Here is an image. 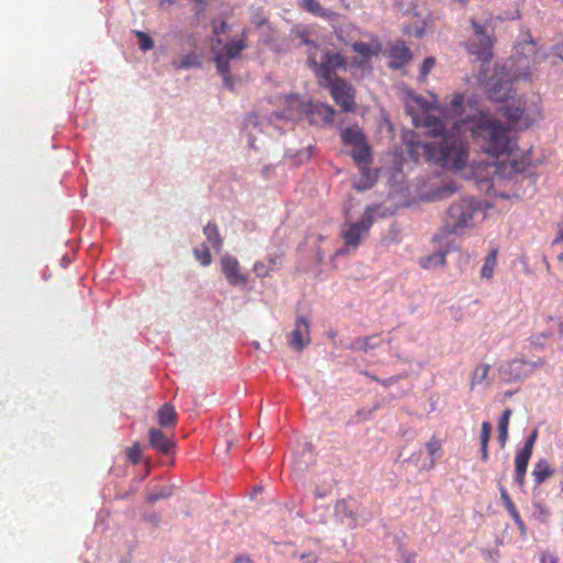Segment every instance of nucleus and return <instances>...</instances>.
Wrapping results in <instances>:
<instances>
[{
	"instance_id": "obj_30",
	"label": "nucleus",
	"mask_w": 563,
	"mask_h": 563,
	"mask_svg": "<svg viewBox=\"0 0 563 563\" xmlns=\"http://www.w3.org/2000/svg\"><path fill=\"white\" fill-rule=\"evenodd\" d=\"M492 433V424L488 421H484L481 427V455L482 460L486 462L488 460V443Z\"/></svg>"
},
{
	"instance_id": "obj_53",
	"label": "nucleus",
	"mask_w": 563,
	"mask_h": 563,
	"mask_svg": "<svg viewBox=\"0 0 563 563\" xmlns=\"http://www.w3.org/2000/svg\"><path fill=\"white\" fill-rule=\"evenodd\" d=\"M240 562L252 563L251 559L249 558H236L235 563Z\"/></svg>"
},
{
	"instance_id": "obj_41",
	"label": "nucleus",
	"mask_w": 563,
	"mask_h": 563,
	"mask_svg": "<svg viewBox=\"0 0 563 563\" xmlns=\"http://www.w3.org/2000/svg\"><path fill=\"white\" fill-rule=\"evenodd\" d=\"M135 35L139 38L140 49L150 51L151 48H153L154 43H153L152 38L146 33H144L142 31H136Z\"/></svg>"
},
{
	"instance_id": "obj_48",
	"label": "nucleus",
	"mask_w": 563,
	"mask_h": 563,
	"mask_svg": "<svg viewBox=\"0 0 563 563\" xmlns=\"http://www.w3.org/2000/svg\"><path fill=\"white\" fill-rule=\"evenodd\" d=\"M170 494H172V493H170V490H168V489H162V490H161L159 493H157V494H151V495L148 496V500H150V501H152V503H155V501H157V500H159V499H163V498H167V497H169V496H170Z\"/></svg>"
},
{
	"instance_id": "obj_13",
	"label": "nucleus",
	"mask_w": 563,
	"mask_h": 563,
	"mask_svg": "<svg viewBox=\"0 0 563 563\" xmlns=\"http://www.w3.org/2000/svg\"><path fill=\"white\" fill-rule=\"evenodd\" d=\"M310 342L309 322L306 318L299 317L296 320L295 329L289 335V344L297 351H301Z\"/></svg>"
},
{
	"instance_id": "obj_55",
	"label": "nucleus",
	"mask_w": 563,
	"mask_h": 563,
	"mask_svg": "<svg viewBox=\"0 0 563 563\" xmlns=\"http://www.w3.org/2000/svg\"><path fill=\"white\" fill-rule=\"evenodd\" d=\"M550 320L554 321L559 325L560 329L562 328V322L559 319L550 317Z\"/></svg>"
},
{
	"instance_id": "obj_21",
	"label": "nucleus",
	"mask_w": 563,
	"mask_h": 563,
	"mask_svg": "<svg viewBox=\"0 0 563 563\" xmlns=\"http://www.w3.org/2000/svg\"><path fill=\"white\" fill-rule=\"evenodd\" d=\"M349 154L352 156L357 166L372 164V152L366 140H364L360 145L349 150Z\"/></svg>"
},
{
	"instance_id": "obj_24",
	"label": "nucleus",
	"mask_w": 563,
	"mask_h": 563,
	"mask_svg": "<svg viewBox=\"0 0 563 563\" xmlns=\"http://www.w3.org/2000/svg\"><path fill=\"white\" fill-rule=\"evenodd\" d=\"M150 444L162 453H168L173 442L158 429H151L148 433Z\"/></svg>"
},
{
	"instance_id": "obj_14",
	"label": "nucleus",
	"mask_w": 563,
	"mask_h": 563,
	"mask_svg": "<svg viewBox=\"0 0 563 563\" xmlns=\"http://www.w3.org/2000/svg\"><path fill=\"white\" fill-rule=\"evenodd\" d=\"M336 518L349 529L357 527V517L354 511V504L349 500H341L335 505Z\"/></svg>"
},
{
	"instance_id": "obj_44",
	"label": "nucleus",
	"mask_w": 563,
	"mask_h": 563,
	"mask_svg": "<svg viewBox=\"0 0 563 563\" xmlns=\"http://www.w3.org/2000/svg\"><path fill=\"white\" fill-rule=\"evenodd\" d=\"M539 560L540 563H559V556L549 550L541 551Z\"/></svg>"
},
{
	"instance_id": "obj_32",
	"label": "nucleus",
	"mask_w": 563,
	"mask_h": 563,
	"mask_svg": "<svg viewBox=\"0 0 563 563\" xmlns=\"http://www.w3.org/2000/svg\"><path fill=\"white\" fill-rule=\"evenodd\" d=\"M445 255H446L445 252L438 251L429 256L421 258L420 265L427 269L435 268L438 266H443L445 264Z\"/></svg>"
},
{
	"instance_id": "obj_36",
	"label": "nucleus",
	"mask_w": 563,
	"mask_h": 563,
	"mask_svg": "<svg viewBox=\"0 0 563 563\" xmlns=\"http://www.w3.org/2000/svg\"><path fill=\"white\" fill-rule=\"evenodd\" d=\"M464 97L461 93H455L450 101L449 112L452 117H459L463 112Z\"/></svg>"
},
{
	"instance_id": "obj_39",
	"label": "nucleus",
	"mask_w": 563,
	"mask_h": 563,
	"mask_svg": "<svg viewBox=\"0 0 563 563\" xmlns=\"http://www.w3.org/2000/svg\"><path fill=\"white\" fill-rule=\"evenodd\" d=\"M551 333L550 332H542V333H537V334H532L530 338H529V342H530V345L534 349H540L542 350L545 345V340L548 338H550Z\"/></svg>"
},
{
	"instance_id": "obj_8",
	"label": "nucleus",
	"mask_w": 563,
	"mask_h": 563,
	"mask_svg": "<svg viewBox=\"0 0 563 563\" xmlns=\"http://www.w3.org/2000/svg\"><path fill=\"white\" fill-rule=\"evenodd\" d=\"M377 212L378 206H368L364 210L361 220L345 223L342 229L344 246L336 251L335 256L345 254L351 250H355L360 245L361 241L368 234Z\"/></svg>"
},
{
	"instance_id": "obj_4",
	"label": "nucleus",
	"mask_w": 563,
	"mask_h": 563,
	"mask_svg": "<svg viewBox=\"0 0 563 563\" xmlns=\"http://www.w3.org/2000/svg\"><path fill=\"white\" fill-rule=\"evenodd\" d=\"M488 81H490V79ZM488 85L489 82H487V86ZM516 85L517 84L511 85V91L509 96L500 101L506 102L500 110L504 117L507 118V120L509 121L514 129L528 130L543 121V109L541 107V103L538 100L533 99L528 100L519 98L518 100H512L511 102H509V99L511 98V93L514 92ZM487 95L488 98L493 101L488 92ZM494 102L497 101L494 100Z\"/></svg>"
},
{
	"instance_id": "obj_35",
	"label": "nucleus",
	"mask_w": 563,
	"mask_h": 563,
	"mask_svg": "<svg viewBox=\"0 0 563 563\" xmlns=\"http://www.w3.org/2000/svg\"><path fill=\"white\" fill-rule=\"evenodd\" d=\"M195 258L205 267L209 266L212 262V256L210 253V247L202 243L200 246L194 250Z\"/></svg>"
},
{
	"instance_id": "obj_2",
	"label": "nucleus",
	"mask_w": 563,
	"mask_h": 563,
	"mask_svg": "<svg viewBox=\"0 0 563 563\" xmlns=\"http://www.w3.org/2000/svg\"><path fill=\"white\" fill-rule=\"evenodd\" d=\"M553 53L563 62V43L548 48L538 45L529 32H523L515 45V55L490 77L488 93L493 100L506 99L512 84H532L539 78V65L543 64Z\"/></svg>"
},
{
	"instance_id": "obj_20",
	"label": "nucleus",
	"mask_w": 563,
	"mask_h": 563,
	"mask_svg": "<svg viewBox=\"0 0 563 563\" xmlns=\"http://www.w3.org/2000/svg\"><path fill=\"white\" fill-rule=\"evenodd\" d=\"M341 140L344 146L351 150L360 145L366 137L358 125H352L342 130Z\"/></svg>"
},
{
	"instance_id": "obj_38",
	"label": "nucleus",
	"mask_w": 563,
	"mask_h": 563,
	"mask_svg": "<svg viewBox=\"0 0 563 563\" xmlns=\"http://www.w3.org/2000/svg\"><path fill=\"white\" fill-rule=\"evenodd\" d=\"M427 23L424 20L415 23L412 25L405 26V32L408 35H412L415 37H421L424 34Z\"/></svg>"
},
{
	"instance_id": "obj_57",
	"label": "nucleus",
	"mask_w": 563,
	"mask_h": 563,
	"mask_svg": "<svg viewBox=\"0 0 563 563\" xmlns=\"http://www.w3.org/2000/svg\"><path fill=\"white\" fill-rule=\"evenodd\" d=\"M558 260L563 263V252L558 256Z\"/></svg>"
},
{
	"instance_id": "obj_15",
	"label": "nucleus",
	"mask_w": 563,
	"mask_h": 563,
	"mask_svg": "<svg viewBox=\"0 0 563 563\" xmlns=\"http://www.w3.org/2000/svg\"><path fill=\"white\" fill-rule=\"evenodd\" d=\"M263 124L264 122L260 121L257 117L251 115L246 118L244 122V133L250 147L257 150L258 145L256 142L260 141V143H262L261 134L263 133Z\"/></svg>"
},
{
	"instance_id": "obj_43",
	"label": "nucleus",
	"mask_w": 563,
	"mask_h": 563,
	"mask_svg": "<svg viewBox=\"0 0 563 563\" xmlns=\"http://www.w3.org/2000/svg\"><path fill=\"white\" fill-rule=\"evenodd\" d=\"M126 455L129 457V460L133 463V464H136L139 463L140 459H141V448L137 443H135L134 445H132L131 448H129L126 450Z\"/></svg>"
},
{
	"instance_id": "obj_28",
	"label": "nucleus",
	"mask_w": 563,
	"mask_h": 563,
	"mask_svg": "<svg viewBox=\"0 0 563 563\" xmlns=\"http://www.w3.org/2000/svg\"><path fill=\"white\" fill-rule=\"evenodd\" d=\"M497 254L498 250L493 249L489 254L485 257L484 264L481 268V277L484 279H492L494 276V271L497 264Z\"/></svg>"
},
{
	"instance_id": "obj_34",
	"label": "nucleus",
	"mask_w": 563,
	"mask_h": 563,
	"mask_svg": "<svg viewBox=\"0 0 563 563\" xmlns=\"http://www.w3.org/2000/svg\"><path fill=\"white\" fill-rule=\"evenodd\" d=\"M550 510L541 503L534 501L532 503V514L531 517L536 521L542 525H547L550 518Z\"/></svg>"
},
{
	"instance_id": "obj_17",
	"label": "nucleus",
	"mask_w": 563,
	"mask_h": 563,
	"mask_svg": "<svg viewBox=\"0 0 563 563\" xmlns=\"http://www.w3.org/2000/svg\"><path fill=\"white\" fill-rule=\"evenodd\" d=\"M531 455V453L520 449L515 456L514 478L521 489L525 488V477Z\"/></svg>"
},
{
	"instance_id": "obj_22",
	"label": "nucleus",
	"mask_w": 563,
	"mask_h": 563,
	"mask_svg": "<svg viewBox=\"0 0 563 563\" xmlns=\"http://www.w3.org/2000/svg\"><path fill=\"white\" fill-rule=\"evenodd\" d=\"M490 366L488 364H479L474 368L471 387L472 389H486L489 386L488 373Z\"/></svg>"
},
{
	"instance_id": "obj_56",
	"label": "nucleus",
	"mask_w": 563,
	"mask_h": 563,
	"mask_svg": "<svg viewBox=\"0 0 563 563\" xmlns=\"http://www.w3.org/2000/svg\"><path fill=\"white\" fill-rule=\"evenodd\" d=\"M316 495H317L318 497H321V498H322V497H324V496H325V493H322V492L316 490Z\"/></svg>"
},
{
	"instance_id": "obj_23",
	"label": "nucleus",
	"mask_w": 563,
	"mask_h": 563,
	"mask_svg": "<svg viewBox=\"0 0 563 563\" xmlns=\"http://www.w3.org/2000/svg\"><path fill=\"white\" fill-rule=\"evenodd\" d=\"M371 164H364L363 166H358L360 168V177L354 180V187L357 190H366L369 189L375 180L376 175L375 173L369 168Z\"/></svg>"
},
{
	"instance_id": "obj_52",
	"label": "nucleus",
	"mask_w": 563,
	"mask_h": 563,
	"mask_svg": "<svg viewBox=\"0 0 563 563\" xmlns=\"http://www.w3.org/2000/svg\"><path fill=\"white\" fill-rule=\"evenodd\" d=\"M396 380H397V377H389V378H388V379H386V380H382V384H383L384 386H388V385H390L391 383H395Z\"/></svg>"
},
{
	"instance_id": "obj_40",
	"label": "nucleus",
	"mask_w": 563,
	"mask_h": 563,
	"mask_svg": "<svg viewBox=\"0 0 563 563\" xmlns=\"http://www.w3.org/2000/svg\"><path fill=\"white\" fill-rule=\"evenodd\" d=\"M396 5L405 14L417 15L416 3L413 0H396Z\"/></svg>"
},
{
	"instance_id": "obj_29",
	"label": "nucleus",
	"mask_w": 563,
	"mask_h": 563,
	"mask_svg": "<svg viewBox=\"0 0 563 563\" xmlns=\"http://www.w3.org/2000/svg\"><path fill=\"white\" fill-rule=\"evenodd\" d=\"M511 415L512 411L508 408L503 412L498 421V441L501 448H505L508 439V426Z\"/></svg>"
},
{
	"instance_id": "obj_18",
	"label": "nucleus",
	"mask_w": 563,
	"mask_h": 563,
	"mask_svg": "<svg viewBox=\"0 0 563 563\" xmlns=\"http://www.w3.org/2000/svg\"><path fill=\"white\" fill-rule=\"evenodd\" d=\"M500 498L504 503L505 508L509 512L510 517L515 521L519 532L520 537L525 540L528 537V529L523 520L521 519L515 504L511 501L508 493L505 489H501L500 492Z\"/></svg>"
},
{
	"instance_id": "obj_19",
	"label": "nucleus",
	"mask_w": 563,
	"mask_h": 563,
	"mask_svg": "<svg viewBox=\"0 0 563 563\" xmlns=\"http://www.w3.org/2000/svg\"><path fill=\"white\" fill-rule=\"evenodd\" d=\"M282 264V255H269L267 261H257L253 265L254 274L260 277H266Z\"/></svg>"
},
{
	"instance_id": "obj_11",
	"label": "nucleus",
	"mask_w": 563,
	"mask_h": 563,
	"mask_svg": "<svg viewBox=\"0 0 563 563\" xmlns=\"http://www.w3.org/2000/svg\"><path fill=\"white\" fill-rule=\"evenodd\" d=\"M352 48L356 55L353 57L351 67L354 68L355 75L363 77L371 69V62L379 53L380 45L378 42H356Z\"/></svg>"
},
{
	"instance_id": "obj_26",
	"label": "nucleus",
	"mask_w": 563,
	"mask_h": 563,
	"mask_svg": "<svg viewBox=\"0 0 563 563\" xmlns=\"http://www.w3.org/2000/svg\"><path fill=\"white\" fill-rule=\"evenodd\" d=\"M532 475L536 483L540 485L553 475V470L547 460H539L534 465Z\"/></svg>"
},
{
	"instance_id": "obj_7",
	"label": "nucleus",
	"mask_w": 563,
	"mask_h": 563,
	"mask_svg": "<svg viewBox=\"0 0 563 563\" xmlns=\"http://www.w3.org/2000/svg\"><path fill=\"white\" fill-rule=\"evenodd\" d=\"M244 48L245 43L243 40H232L223 43L220 38H217L211 46L217 70L223 77L224 85L230 89L233 87L230 76L231 62L236 60Z\"/></svg>"
},
{
	"instance_id": "obj_50",
	"label": "nucleus",
	"mask_w": 563,
	"mask_h": 563,
	"mask_svg": "<svg viewBox=\"0 0 563 563\" xmlns=\"http://www.w3.org/2000/svg\"><path fill=\"white\" fill-rule=\"evenodd\" d=\"M563 243V229L559 230L556 238L553 240V244Z\"/></svg>"
},
{
	"instance_id": "obj_10",
	"label": "nucleus",
	"mask_w": 563,
	"mask_h": 563,
	"mask_svg": "<svg viewBox=\"0 0 563 563\" xmlns=\"http://www.w3.org/2000/svg\"><path fill=\"white\" fill-rule=\"evenodd\" d=\"M545 364L544 358L539 357L536 361H526L515 358L500 366V375L507 382H516L531 376L538 368Z\"/></svg>"
},
{
	"instance_id": "obj_3",
	"label": "nucleus",
	"mask_w": 563,
	"mask_h": 563,
	"mask_svg": "<svg viewBox=\"0 0 563 563\" xmlns=\"http://www.w3.org/2000/svg\"><path fill=\"white\" fill-rule=\"evenodd\" d=\"M294 35L299 44L307 45L308 63L314 71L321 86L330 89L333 100L344 112L355 108V95L353 87L345 80L335 76L336 69L345 68L344 58L338 53H331L325 46L316 43L309 37L305 29L294 30Z\"/></svg>"
},
{
	"instance_id": "obj_33",
	"label": "nucleus",
	"mask_w": 563,
	"mask_h": 563,
	"mask_svg": "<svg viewBox=\"0 0 563 563\" xmlns=\"http://www.w3.org/2000/svg\"><path fill=\"white\" fill-rule=\"evenodd\" d=\"M176 422V413L172 406L164 405L158 411V423L162 427H172Z\"/></svg>"
},
{
	"instance_id": "obj_46",
	"label": "nucleus",
	"mask_w": 563,
	"mask_h": 563,
	"mask_svg": "<svg viewBox=\"0 0 563 563\" xmlns=\"http://www.w3.org/2000/svg\"><path fill=\"white\" fill-rule=\"evenodd\" d=\"M303 7L314 14H321L322 8L317 0H302Z\"/></svg>"
},
{
	"instance_id": "obj_27",
	"label": "nucleus",
	"mask_w": 563,
	"mask_h": 563,
	"mask_svg": "<svg viewBox=\"0 0 563 563\" xmlns=\"http://www.w3.org/2000/svg\"><path fill=\"white\" fill-rule=\"evenodd\" d=\"M378 336H365V338H356L350 345V349L354 351H363L368 352L379 345Z\"/></svg>"
},
{
	"instance_id": "obj_51",
	"label": "nucleus",
	"mask_w": 563,
	"mask_h": 563,
	"mask_svg": "<svg viewBox=\"0 0 563 563\" xmlns=\"http://www.w3.org/2000/svg\"><path fill=\"white\" fill-rule=\"evenodd\" d=\"M225 29H227V24L224 22H221L219 27L217 25H214L213 32H214V34L218 35L220 31H224Z\"/></svg>"
},
{
	"instance_id": "obj_47",
	"label": "nucleus",
	"mask_w": 563,
	"mask_h": 563,
	"mask_svg": "<svg viewBox=\"0 0 563 563\" xmlns=\"http://www.w3.org/2000/svg\"><path fill=\"white\" fill-rule=\"evenodd\" d=\"M455 186L452 185V184H448V185H444L443 187H441L438 192H437V196L440 197V198H444V197H448L449 195H451L452 192L455 191Z\"/></svg>"
},
{
	"instance_id": "obj_12",
	"label": "nucleus",
	"mask_w": 563,
	"mask_h": 563,
	"mask_svg": "<svg viewBox=\"0 0 563 563\" xmlns=\"http://www.w3.org/2000/svg\"><path fill=\"white\" fill-rule=\"evenodd\" d=\"M221 273L232 287L244 288L247 285L249 277L243 274L239 261L232 255L225 254L220 260Z\"/></svg>"
},
{
	"instance_id": "obj_54",
	"label": "nucleus",
	"mask_w": 563,
	"mask_h": 563,
	"mask_svg": "<svg viewBox=\"0 0 563 563\" xmlns=\"http://www.w3.org/2000/svg\"><path fill=\"white\" fill-rule=\"evenodd\" d=\"M257 26H261L264 23V19H254L253 21Z\"/></svg>"
},
{
	"instance_id": "obj_42",
	"label": "nucleus",
	"mask_w": 563,
	"mask_h": 563,
	"mask_svg": "<svg viewBox=\"0 0 563 563\" xmlns=\"http://www.w3.org/2000/svg\"><path fill=\"white\" fill-rule=\"evenodd\" d=\"M435 59L433 57H427L420 67V80H424L433 68Z\"/></svg>"
},
{
	"instance_id": "obj_9",
	"label": "nucleus",
	"mask_w": 563,
	"mask_h": 563,
	"mask_svg": "<svg viewBox=\"0 0 563 563\" xmlns=\"http://www.w3.org/2000/svg\"><path fill=\"white\" fill-rule=\"evenodd\" d=\"M471 24L474 31V38L466 43L467 52L477 60L483 63L489 62L493 57V38L489 26L487 24H481L474 19H471Z\"/></svg>"
},
{
	"instance_id": "obj_16",
	"label": "nucleus",
	"mask_w": 563,
	"mask_h": 563,
	"mask_svg": "<svg viewBox=\"0 0 563 563\" xmlns=\"http://www.w3.org/2000/svg\"><path fill=\"white\" fill-rule=\"evenodd\" d=\"M389 66L398 69L407 64L411 57L409 48L402 42L393 45L388 53Z\"/></svg>"
},
{
	"instance_id": "obj_31",
	"label": "nucleus",
	"mask_w": 563,
	"mask_h": 563,
	"mask_svg": "<svg viewBox=\"0 0 563 563\" xmlns=\"http://www.w3.org/2000/svg\"><path fill=\"white\" fill-rule=\"evenodd\" d=\"M172 64L173 67L176 69H189L194 67H199L201 65V62L200 57L197 54L189 53L179 59H175Z\"/></svg>"
},
{
	"instance_id": "obj_5",
	"label": "nucleus",
	"mask_w": 563,
	"mask_h": 563,
	"mask_svg": "<svg viewBox=\"0 0 563 563\" xmlns=\"http://www.w3.org/2000/svg\"><path fill=\"white\" fill-rule=\"evenodd\" d=\"M478 209L479 205L473 198H463L453 202L448 209L444 224L435 239L440 240L449 234L463 235L468 228L473 227L474 214Z\"/></svg>"
},
{
	"instance_id": "obj_25",
	"label": "nucleus",
	"mask_w": 563,
	"mask_h": 563,
	"mask_svg": "<svg viewBox=\"0 0 563 563\" xmlns=\"http://www.w3.org/2000/svg\"><path fill=\"white\" fill-rule=\"evenodd\" d=\"M203 234L206 236V244L210 249H213L216 252H220L222 249L223 242H222V238L219 233L218 227L216 224L209 222L203 228Z\"/></svg>"
},
{
	"instance_id": "obj_37",
	"label": "nucleus",
	"mask_w": 563,
	"mask_h": 563,
	"mask_svg": "<svg viewBox=\"0 0 563 563\" xmlns=\"http://www.w3.org/2000/svg\"><path fill=\"white\" fill-rule=\"evenodd\" d=\"M426 449L431 457L428 468H433L435 464V455L440 452L441 444L437 439L432 438L426 443Z\"/></svg>"
},
{
	"instance_id": "obj_49",
	"label": "nucleus",
	"mask_w": 563,
	"mask_h": 563,
	"mask_svg": "<svg viewBox=\"0 0 563 563\" xmlns=\"http://www.w3.org/2000/svg\"><path fill=\"white\" fill-rule=\"evenodd\" d=\"M300 560H302L303 562H307V563H316L317 556L311 553H302L300 555Z\"/></svg>"
},
{
	"instance_id": "obj_6",
	"label": "nucleus",
	"mask_w": 563,
	"mask_h": 563,
	"mask_svg": "<svg viewBox=\"0 0 563 563\" xmlns=\"http://www.w3.org/2000/svg\"><path fill=\"white\" fill-rule=\"evenodd\" d=\"M289 112L287 115L276 112L269 118V122L266 123V126H275L282 129L278 125V122L282 120L290 121L296 119L299 114L306 113L308 115L309 121L312 124H329L333 121L334 110L332 107L323 103H313L309 106H303L299 102L296 96H291L288 99Z\"/></svg>"
},
{
	"instance_id": "obj_1",
	"label": "nucleus",
	"mask_w": 563,
	"mask_h": 563,
	"mask_svg": "<svg viewBox=\"0 0 563 563\" xmlns=\"http://www.w3.org/2000/svg\"><path fill=\"white\" fill-rule=\"evenodd\" d=\"M431 100L410 90L404 92V104L416 128H424L427 133L439 140L421 143L405 136L406 144L412 155H421L437 166L449 170H461L468 162L470 134L476 140L483 150L492 156H506L497 166V170L505 177L522 173L531 165L530 158L525 157L520 162L514 154L516 141L509 128L500 120L488 113L478 112L475 115H467L454 122L438 118L434 112V104L438 99L431 95Z\"/></svg>"
},
{
	"instance_id": "obj_45",
	"label": "nucleus",
	"mask_w": 563,
	"mask_h": 563,
	"mask_svg": "<svg viewBox=\"0 0 563 563\" xmlns=\"http://www.w3.org/2000/svg\"><path fill=\"white\" fill-rule=\"evenodd\" d=\"M537 438H538V430L534 429L530 433V435L526 439L525 445L521 448V450L527 451L532 454Z\"/></svg>"
}]
</instances>
